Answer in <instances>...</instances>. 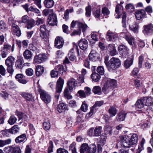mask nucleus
I'll use <instances>...</instances> for the list:
<instances>
[{
	"label": "nucleus",
	"mask_w": 153,
	"mask_h": 153,
	"mask_svg": "<svg viewBox=\"0 0 153 153\" xmlns=\"http://www.w3.org/2000/svg\"><path fill=\"white\" fill-rule=\"evenodd\" d=\"M129 29L134 33H137L139 29L138 24L135 22L132 23L129 25Z\"/></svg>",
	"instance_id": "5701e85b"
},
{
	"label": "nucleus",
	"mask_w": 153,
	"mask_h": 153,
	"mask_svg": "<svg viewBox=\"0 0 153 153\" xmlns=\"http://www.w3.org/2000/svg\"><path fill=\"white\" fill-rule=\"evenodd\" d=\"M40 30L41 32L40 34L41 37L44 40H47L48 36L46 33L47 30L45 25H43L40 26Z\"/></svg>",
	"instance_id": "f8f14e48"
},
{
	"label": "nucleus",
	"mask_w": 153,
	"mask_h": 153,
	"mask_svg": "<svg viewBox=\"0 0 153 153\" xmlns=\"http://www.w3.org/2000/svg\"><path fill=\"white\" fill-rule=\"evenodd\" d=\"M15 61V58L12 56L8 57L5 60V64L6 65H13Z\"/></svg>",
	"instance_id": "c85d7f7f"
},
{
	"label": "nucleus",
	"mask_w": 153,
	"mask_h": 153,
	"mask_svg": "<svg viewBox=\"0 0 153 153\" xmlns=\"http://www.w3.org/2000/svg\"><path fill=\"white\" fill-rule=\"evenodd\" d=\"M38 91L40 95L42 100L46 104L50 102L51 101V96L48 92L40 88H39Z\"/></svg>",
	"instance_id": "20e7f679"
},
{
	"label": "nucleus",
	"mask_w": 153,
	"mask_h": 153,
	"mask_svg": "<svg viewBox=\"0 0 153 153\" xmlns=\"http://www.w3.org/2000/svg\"><path fill=\"white\" fill-rule=\"evenodd\" d=\"M97 72L101 75H103L104 74V68L102 66L98 67L97 69Z\"/></svg>",
	"instance_id": "774afa93"
},
{
	"label": "nucleus",
	"mask_w": 153,
	"mask_h": 153,
	"mask_svg": "<svg viewBox=\"0 0 153 153\" xmlns=\"http://www.w3.org/2000/svg\"><path fill=\"white\" fill-rule=\"evenodd\" d=\"M93 92L95 94L100 95L102 93L101 87L99 86L94 87L92 89Z\"/></svg>",
	"instance_id": "ea45409f"
},
{
	"label": "nucleus",
	"mask_w": 153,
	"mask_h": 153,
	"mask_svg": "<svg viewBox=\"0 0 153 153\" xmlns=\"http://www.w3.org/2000/svg\"><path fill=\"white\" fill-rule=\"evenodd\" d=\"M88 152L89 153H95L96 152V146L92 144L88 147Z\"/></svg>",
	"instance_id": "a19ab883"
},
{
	"label": "nucleus",
	"mask_w": 153,
	"mask_h": 153,
	"mask_svg": "<svg viewBox=\"0 0 153 153\" xmlns=\"http://www.w3.org/2000/svg\"><path fill=\"white\" fill-rule=\"evenodd\" d=\"M7 28V26L5 23L2 21H0V29L2 31L5 30Z\"/></svg>",
	"instance_id": "e2e57ef3"
},
{
	"label": "nucleus",
	"mask_w": 153,
	"mask_h": 153,
	"mask_svg": "<svg viewBox=\"0 0 153 153\" xmlns=\"http://www.w3.org/2000/svg\"><path fill=\"white\" fill-rule=\"evenodd\" d=\"M80 109L84 112H86L88 110V106L85 101H84Z\"/></svg>",
	"instance_id": "864d4df0"
},
{
	"label": "nucleus",
	"mask_w": 153,
	"mask_h": 153,
	"mask_svg": "<svg viewBox=\"0 0 153 153\" xmlns=\"http://www.w3.org/2000/svg\"><path fill=\"white\" fill-rule=\"evenodd\" d=\"M79 45L81 49L85 50L87 49L88 47V42L85 39H82L79 41Z\"/></svg>",
	"instance_id": "2eb2a0df"
},
{
	"label": "nucleus",
	"mask_w": 153,
	"mask_h": 153,
	"mask_svg": "<svg viewBox=\"0 0 153 153\" xmlns=\"http://www.w3.org/2000/svg\"><path fill=\"white\" fill-rule=\"evenodd\" d=\"M23 60L21 59H19L16 62V66L17 68H21L22 67V65L23 63Z\"/></svg>",
	"instance_id": "8fccbe9b"
},
{
	"label": "nucleus",
	"mask_w": 153,
	"mask_h": 153,
	"mask_svg": "<svg viewBox=\"0 0 153 153\" xmlns=\"http://www.w3.org/2000/svg\"><path fill=\"white\" fill-rule=\"evenodd\" d=\"M11 153H21V151L19 147L12 146Z\"/></svg>",
	"instance_id": "5fc2aeb1"
},
{
	"label": "nucleus",
	"mask_w": 153,
	"mask_h": 153,
	"mask_svg": "<svg viewBox=\"0 0 153 153\" xmlns=\"http://www.w3.org/2000/svg\"><path fill=\"white\" fill-rule=\"evenodd\" d=\"M121 62L120 60L117 58L112 57L109 61L107 68L110 71L114 70L119 68L121 65Z\"/></svg>",
	"instance_id": "f03ea898"
},
{
	"label": "nucleus",
	"mask_w": 153,
	"mask_h": 153,
	"mask_svg": "<svg viewBox=\"0 0 153 153\" xmlns=\"http://www.w3.org/2000/svg\"><path fill=\"white\" fill-rule=\"evenodd\" d=\"M121 35L126 39L130 45H132L133 43H134V39L130 36L129 33L123 32L121 33Z\"/></svg>",
	"instance_id": "9d476101"
},
{
	"label": "nucleus",
	"mask_w": 153,
	"mask_h": 153,
	"mask_svg": "<svg viewBox=\"0 0 153 153\" xmlns=\"http://www.w3.org/2000/svg\"><path fill=\"white\" fill-rule=\"evenodd\" d=\"M26 137L25 134H23L18 136L15 139V141L16 143H19L23 141Z\"/></svg>",
	"instance_id": "e433bc0d"
},
{
	"label": "nucleus",
	"mask_w": 153,
	"mask_h": 153,
	"mask_svg": "<svg viewBox=\"0 0 153 153\" xmlns=\"http://www.w3.org/2000/svg\"><path fill=\"white\" fill-rule=\"evenodd\" d=\"M145 142V140L143 138L140 143V146L138 147L136 153H140L144 149V144Z\"/></svg>",
	"instance_id": "c03bdc74"
},
{
	"label": "nucleus",
	"mask_w": 153,
	"mask_h": 153,
	"mask_svg": "<svg viewBox=\"0 0 153 153\" xmlns=\"http://www.w3.org/2000/svg\"><path fill=\"white\" fill-rule=\"evenodd\" d=\"M135 16L137 19L140 20L142 18L146 17V13L143 10L137 11L135 13Z\"/></svg>",
	"instance_id": "9b49d317"
},
{
	"label": "nucleus",
	"mask_w": 153,
	"mask_h": 153,
	"mask_svg": "<svg viewBox=\"0 0 153 153\" xmlns=\"http://www.w3.org/2000/svg\"><path fill=\"white\" fill-rule=\"evenodd\" d=\"M117 3L118 4L116 6L115 10V12L117 14V15L116 16V18L118 19L120 17L121 13L122 11L121 8L122 7L119 4L118 2Z\"/></svg>",
	"instance_id": "2f4dec72"
},
{
	"label": "nucleus",
	"mask_w": 153,
	"mask_h": 153,
	"mask_svg": "<svg viewBox=\"0 0 153 153\" xmlns=\"http://www.w3.org/2000/svg\"><path fill=\"white\" fill-rule=\"evenodd\" d=\"M144 105L145 104L142 98L138 100L135 104L137 109H141L143 108Z\"/></svg>",
	"instance_id": "a878e982"
},
{
	"label": "nucleus",
	"mask_w": 153,
	"mask_h": 153,
	"mask_svg": "<svg viewBox=\"0 0 153 153\" xmlns=\"http://www.w3.org/2000/svg\"><path fill=\"white\" fill-rule=\"evenodd\" d=\"M86 16L88 17H89L91 14V8L90 6L87 7L85 8Z\"/></svg>",
	"instance_id": "052dcab7"
},
{
	"label": "nucleus",
	"mask_w": 153,
	"mask_h": 153,
	"mask_svg": "<svg viewBox=\"0 0 153 153\" xmlns=\"http://www.w3.org/2000/svg\"><path fill=\"white\" fill-rule=\"evenodd\" d=\"M35 23L33 19L29 20L27 23V27L28 29L32 28L34 25Z\"/></svg>",
	"instance_id": "de8ad7c7"
},
{
	"label": "nucleus",
	"mask_w": 153,
	"mask_h": 153,
	"mask_svg": "<svg viewBox=\"0 0 153 153\" xmlns=\"http://www.w3.org/2000/svg\"><path fill=\"white\" fill-rule=\"evenodd\" d=\"M12 33L13 34L17 36H20L21 34V30L18 26L15 24H13L12 26Z\"/></svg>",
	"instance_id": "dca6fc26"
},
{
	"label": "nucleus",
	"mask_w": 153,
	"mask_h": 153,
	"mask_svg": "<svg viewBox=\"0 0 153 153\" xmlns=\"http://www.w3.org/2000/svg\"><path fill=\"white\" fill-rule=\"evenodd\" d=\"M67 109V106L64 103H61L59 104L57 107V110L60 113L64 112Z\"/></svg>",
	"instance_id": "cd10ccee"
},
{
	"label": "nucleus",
	"mask_w": 153,
	"mask_h": 153,
	"mask_svg": "<svg viewBox=\"0 0 153 153\" xmlns=\"http://www.w3.org/2000/svg\"><path fill=\"white\" fill-rule=\"evenodd\" d=\"M102 13L104 16H107L109 14L110 12L107 7H105L102 8Z\"/></svg>",
	"instance_id": "13d9d810"
},
{
	"label": "nucleus",
	"mask_w": 153,
	"mask_h": 153,
	"mask_svg": "<svg viewBox=\"0 0 153 153\" xmlns=\"http://www.w3.org/2000/svg\"><path fill=\"white\" fill-rule=\"evenodd\" d=\"M126 16L125 13H123L122 16V23L123 27L124 28L126 27Z\"/></svg>",
	"instance_id": "69168bd1"
},
{
	"label": "nucleus",
	"mask_w": 153,
	"mask_h": 153,
	"mask_svg": "<svg viewBox=\"0 0 153 153\" xmlns=\"http://www.w3.org/2000/svg\"><path fill=\"white\" fill-rule=\"evenodd\" d=\"M25 72L27 76H31L33 74L34 71L31 68H28L26 69Z\"/></svg>",
	"instance_id": "0e129e2a"
},
{
	"label": "nucleus",
	"mask_w": 153,
	"mask_h": 153,
	"mask_svg": "<svg viewBox=\"0 0 153 153\" xmlns=\"http://www.w3.org/2000/svg\"><path fill=\"white\" fill-rule=\"evenodd\" d=\"M43 128L45 130H48L51 127V125L49 122H45L43 124Z\"/></svg>",
	"instance_id": "680f3d73"
},
{
	"label": "nucleus",
	"mask_w": 153,
	"mask_h": 153,
	"mask_svg": "<svg viewBox=\"0 0 153 153\" xmlns=\"http://www.w3.org/2000/svg\"><path fill=\"white\" fill-rule=\"evenodd\" d=\"M48 58L47 56L44 54H40L36 56L34 59L33 63H40L46 61Z\"/></svg>",
	"instance_id": "423d86ee"
},
{
	"label": "nucleus",
	"mask_w": 153,
	"mask_h": 153,
	"mask_svg": "<svg viewBox=\"0 0 153 153\" xmlns=\"http://www.w3.org/2000/svg\"><path fill=\"white\" fill-rule=\"evenodd\" d=\"M64 84V80L63 79L59 78L57 81L56 91L55 97L57 100L59 99L60 93L62 91Z\"/></svg>",
	"instance_id": "39448f33"
},
{
	"label": "nucleus",
	"mask_w": 153,
	"mask_h": 153,
	"mask_svg": "<svg viewBox=\"0 0 153 153\" xmlns=\"http://www.w3.org/2000/svg\"><path fill=\"white\" fill-rule=\"evenodd\" d=\"M117 84L116 80L114 79H108L102 88V91L105 93L112 91Z\"/></svg>",
	"instance_id": "7ed1b4c3"
},
{
	"label": "nucleus",
	"mask_w": 153,
	"mask_h": 153,
	"mask_svg": "<svg viewBox=\"0 0 153 153\" xmlns=\"http://www.w3.org/2000/svg\"><path fill=\"white\" fill-rule=\"evenodd\" d=\"M118 50L120 53L124 57H126L129 53V49L124 45H120L118 47Z\"/></svg>",
	"instance_id": "0eeeda50"
},
{
	"label": "nucleus",
	"mask_w": 153,
	"mask_h": 153,
	"mask_svg": "<svg viewBox=\"0 0 153 153\" xmlns=\"http://www.w3.org/2000/svg\"><path fill=\"white\" fill-rule=\"evenodd\" d=\"M103 102L102 101H98L96 102L95 104L91 107L93 108L95 111H96V108L97 107H100L102 105Z\"/></svg>",
	"instance_id": "338daca9"
},
{
	"label": "nucleus",
	"mask_w": 153,
	"mask_h": 153,
	"mask_svg": "<svg viewBox=\"0 0 153 153\" xmlns=\"http://www.w3.org/2000/svg\"><path fill=\"white\" fill-rule=\"evenodd\" d=\"M23 56L24 58L27 59H31L32 56V54L29 50H25L23 53Z\"/></svg>",
	"instance_id": "c756f323"
},
{
	"label": "nucleus",
	"mask_w": 153,
	"mask_h": 153,
	"mask_svg": "<svg viewBox=\"0 0 153 153\" xmlns=\"http://www.w3.org/2000/svg\"><path fill=\"white\" fill-rule=\"evenodd\" d=\"M77 27L79 30H80L81 31L82 30V32H84L87 29L88 26L85 23H82L79 21V22H78Z\"/></svg>",
	"instance_id": "393cba45"
},
{
	"label": "nucleus",
	"mask_w": 153,
	"mask_h": 153,
	"mask_svg": "<svg viewBox=\"0 0 153 153\" xmlns=\"http://www.w3.org/2000/svg\"><path fill=\"white\" fill-rule=\"evenodd\" d=\"M126 8L127 10L130 12L134 11V6L131 4H127L126 6Z\"/></svg>",
	"instance_id": "6e6d98bb"
},
{
	"label": "nucleus",
	"mask_w": 153,
	"mask_h": 153,
	"mask_svg": "<svg viewBox=\"0 0 153 153\" xmlns=\"http://www.w3.org/2000/svg\"><path fill=\"white\" fill-rule=\"evenodd\" d=\"M107 138V135L106 134H102L100 137V140L99 142V145L103 146L106 143V140Z\"/></svg>",
	"instance_id": "7c9ffc66"
},
{
	"label": "nucleus",
	"mask_w": 153,
	"mask_h": 153,
	"mask_svg": "<svg viewBox=\"0 0 153 153\" xmlns=\"http://www.w3.org/2000/svg\"><path fill=\"white\" fill-rule=\"evenodd\" d=\"M21 95L27 101H32L34 100V97L30 93L24 92L22 93Z\"/></svg>",
	"instance_id": "4be33fe9"
},
{
	"label": "nucleus",
	"mask_w": 153,
	"mask_h": 153,
	"mask_svg": "<svg viewBox=\"0 0 153 153\" xmlns=\"http://www.w3.org/2000/svg\"><path fill=\"white\" fill-rule=\"evenodd\" d=\"M108 111L111 117L115 116L117 112V110L116 108L113 106H111L110 107L108 110Z\"/></svg>",
	"instance_id": "a18cd8bd"
},
{
	"label": "nucleus",
	"mask_w": 153,
	"mask_h": 153,
	"mask_svg": "<svg viewBox=\"0 0 153 153\" xmlns=\"http://www.w3.org/2000/svg\"><path fill=\"white\" fill-rule=\"evenodd\" d=\"M23 75L22 74H17L16 76V78L17 81L20 83L25 84L27 83L26 80L23 78Z\"/></svg>",
	"instance_id": "bb28decb"
},
{
	"label": "nucleus",
	"mask_w": 153,
	"mask_h": 153,
	"mask_svg": "<svg viewBox=\"0 0 153 153\" xmlns=\"http://www.w3.org/2000/svg\"><path fill=\"white\" fill-rule=\"evenodd\" d=\"M44 4L47 8L52 7L54 4L53 1H44Z\"/></svg>",
	"instance_id": "49530a36"
},
{
	"label": "nucleus",
	"mask_w": 153,
	"mask_h": 153,
	"mask_svg": "<svg viewBox=\"0 0 153 153\" xmlns=\"http://www.w3.org/2000/svg\"><path fill=\"white\" fill-rule=\"evenodd\" d=\"M29 10L30 11L36 13L38 16L41 15L39 10L36 8H33L32 6L30 7Z\"/></svg>",
	"instance_id": "bf43d9fd"
},
{
	"label": "nucleus",
	"mask_w": 153,
	"mask_h": 153,
	"mask_svg": "<svg viewBox=\"0 0 153 153\" xmlns=\"http://www.w3.org/2000/svg\"><path fill=\"white\" fill-rule=\"evenodd\" d=\"M107 48L109 52L110 55L111 56H115L117 53V51L114 45L110 44L107 47Z\"/></svg>",
	"instance_id": "a211bd4d"
},
{
	"label": "nucleus",
	"mask_w": 153,
	"mask_h": 153,
	"mask_svg": "<svg viewBox=\"0 0 153 153\" xmlns=\"http://www.w3.org/2000/svg\"><path fill=\"white\" fill-rule=\"evenodd\" d=\"M44 68L41 65L37 66L36 69V74L37 76H39L41 75L44 72Z\"/></svg>",
	"instance_id": "473e14b6"
},
{
	"label": "nucleus",
	"mask_w": 153,
	"mask_h": 153,
	"mask_svg": "<svg viewBox=\"0 0 153 153\" xmlns=\"http://www.w3.org/2000/svg\"><path fill=\"white\" fill-rule=\"evenodd\" d=\"M57 22V19L56 14H54L48 18V22L49 25H54L56 24Z\"/></svg>",
	"instance_id": "6ab92c4d"
},
{
	"label": "nucleus",
	"mask_w": 153,
	"mask_h": 153,
	"mask_svg": "<svg viewBox=\"0 0 153 153\" xmlns=\"http://www.w3.org/2000/svg\"><path fill=\"white\" fill-rule=\"evenodd\" d=\"M55 70H56L59 74H62L64 71H66L64 68L63 66L61 65H58L56 66L55 68Z\"/></svg>",
	"instance_id": "72a5a7b5"
},
{
	"label": "nucleus",
	"mask_w": 153,
	"mask_h": 153,
	"mask_svg": "<svg viewBox=\"0 0 153 153\" xmlns=\"http://www.w3.org/2000/svg\"><path fill=\"white\" fill-rule=\"evenodd\" d=\"M76 84V80L74 79L71 78L67 82V85L70 91H71L75 87Z\"/></svg>",
	"instance_id": "aec40b11"
},
{
	"label": "nucleus",
	"mask_w": 153,
	"mask_h": 153,
	"mask_svg": "<svg viewBox=\"0 0 153 153\" xmlns=\"http://www.w3.org/2000/svg\"><path fill=\"white\" fill-rule=\"evenodd\" d=\"M64 44V40L62 38L60 37H57L55 39V46L58 48H61Z\"/></svg>",
	"instance_id": "ddd939ff"
},
{
	"label": "nucleus",
	"mask_w": 153,
	"mask_h": 153,
	"mask_svg": "<svg viewBox=\"0 0 153 153\" xmlns=\"http://www.w3.org/2000/svg\"><path fill=\"white\" fill-rule=\"evenodd\" d=\"M104 130L106 133L110 135H111L112 133L111 127L108 124L105 125Z\"/></svg>",
	"instance_id": "09e8293b"
},
{
	"label": "nucleus",
	"mask_w": 153,
	"mask_h": 153,
	"mask_svg": "<svg viewBox=\"0 0 153 153\" xmlns=\"http://www.w3.org/2000/svg\"><path fill=\"white\" fill-rule=\"evenodd\" d=\"M102 128L101 126H97L94 129V137H98L100 135L102 132Z\"/></svg>",
	"instance_id": "f704fd0d"
},
{
	"label": "nucleus",
	"mask_w": 153,
	"mask_h": 153,
	"mask_svg": "<svg viewBox=\"0 0 153 153\" xmlns=\"http://www.w3.org/2000/svg\"><path fill=\"white\" fill-rule=\"evenodd\" d=\"M126 114L124 111L120 112L117 115L116 119L118 121H123L126 117Z\"/></svg>",
	"instance_id": "b1692460"
},
{
	"label": "nucleus",
	"mask_w": 153,
	"mask_h": 153,
	"mask_svg": "<svg viewBox=\"0 0 153 153\" xmlns=\"http://www.w3.org/2000/svg\"><path fill=\"white\" fill-rule=\"evenodd\" d=\"M17 121V119L13 116H11L8 122L10 125H13Z\"/></svg>",
	"instance_id": "4d7b16f0"
},
{
	"label": "nucleus",
	"mask_w": 153,
	"mask_h": 153,
	"mask_svg": "<svg viewBox=\"0 0 153 153\" xmlns=\"http://www.w3.org/2000/svg\"><path fill=\"white\" fill-rule=\"evenodd\" d=\"M91 77L93 81L97 82L100 80V76L97 73H94L91 74Z\"/></svg>",
	"instance_id": "4c0bfd02"
},
{
	"label": "nucleus",
	"mask_w": 153,
	"mask_h": 153,
	"mask_svg": "<svg viewBox=\"0 0 153 153\" xmlns=\"http://www.w3.org/2000/svg\"><path fill=\"white\" fill-rule=\"evenodd\" d=\"M145 105L149 106L153 104V99L151 97L142 98Z\"/></svg>",
	"instance_id": "412c9836"
},
{
	"label": "nucleus",
	"mask_w": 153,
	"mask_h": 153,
	"mask_svg": "<svg viewBox=\"0 0 153 153\" xmlns=\"http://www.w3.org/2000/svg\"><path fill=\"white\" fill-rule=\"evenodd\" d=\"M121 141V145L123 147H129L136 144L137 142V136L136 134L132 136L122 135L119 137Z\"/></svg>",
	"instance_id": "f257e3e1"
},
{
	"label": "nucleus",
	"mask_w": 153,
	"mask_h": 153,
	"mask_svg": "<svg viewBox=\"0 0 153 153\" xmlns=\"http://www.w3.org/2000/svg\"><path fill=\"white\" fill-rule=\"evenodd\" d=\"M89 58L93 61L98 60L99 57V54L95 51H92L89 55Z\"/></svg>",
	"instance_id": "f3484780"
},
{
	"label": "nucleus",
	"mask_w": 153,
	"mask_h": 153,
	"mask_svg": "<svg viewBox=\"0 0 153 153\" xmlns=\"http://www.w3.org/2000/svg\"><path fill=\"white\" fill-rule=\"evenodd\" d=\"M54 14L53 10L45 9L44 10L43 12V14L45 16L49 15V17Z\"/></svg>",
	"instance_id": "37998d69"
},
{
	"label": "nucleus",
	"mask_w": 153,
	"mask_h": 153,
	"mask_svg": "<svg viewBox=\"0 0 153 153\" xmlns=\"http://www.w3.org/2000/svg\"><path fill=\"white\" fill-rule=\"evenodd\" d=\"M96 111L93 108H91L90 112L87 113L85 117V119H88L91 117L93 114Z\"/></svg>",
	"instance_id": "603ef678"
},
{
	"label": "nucleus",
	"mask_w": 153,
	"mask_h": 153,
	"mask_svg": "<svg viewBox=\"0 0 153 153\" xmlns=\"http://www.w3.org/2000/svg\"><path fill=\"white\" fill-rule=\"evenodd\" d=\"M118 37L117 34L111 31H108L107 33L106 39L108 41L114 42Z\"/></svg>",
	"instance_id": "6e6552de"
},
{
	"label": "nucleus",
	"mask_w": 153,
	"mask_h": 153,
	"mask_svg": "<svg viewBox=\"0 0 153 153\" xmlns=\"http://www.w3.org/2000/svg\"><path fill=\"white\" fill-rule=\"evenodd\" d=\"M153 32V25H148L144 26L143 32L144 34L148 35Z\"/></svg>",
	"instance_id": "4468645a"
},
{
	"label": "nucleus",
	"mask_w": 153,
	"mask_h": 153,
	"mask_svg": "<svg viewBox=\"0 0 153 153\" xmlns=\"http://www.w3.org/2000/svg\"><path fill=\"white\" fill-rule=\"evenodd\" d=\"M88 145L86 143L83 144L81 146L80 151L81 153H87L88 152Z\"/></svg>",
	"instance_id": "58836bf2"
},
{
	"label": "nucleus",
	"mask_w": 153,
	"mask_h": 153,
	"mask_svg": "<svg viewBox=\"0 0 153 153\" xmlns=\"http://www.w3.org/2000/svg\"><path fill=\"white\" fill-rule=\"evenodd\" d=\"M19 129L18 125H15L10 129V132L12 134L16 133L19 131Z\"/></svg>",
	"instance_id": "3c124183"
},
{
	"label": "nucleus",
	"mask_w": 153,
	"mask_h": 153,
	"mask_svg": "<svg viewBox=\"0 0 153 153\" xmlns=\"http://www.w3.org/2000/svg\"><path fill=\"white\" fill-rule=\"evenodd\" d=\"M134 55H132L130 57L128 58L123 63V65L126 69L129 68L133 63Z\"/></svg>",
	"instance_id": "1a4fd4ad"
},
{
	"label": "nucleus",
	"mask_w": 153,
	"mask_h": 153,
	"mask_svg": "<svg viewBox=\"0 0 153 153\" xmlns=\"http://www.w3.org/2000/svg\"><path fill=\"white\" fill-rule=\"evenodd\" d=\"M11 142V140L8 139L5 140H0V147H2L5 146L10 144Z\"/></svg>",
	"instance_id": "c9c22d12"
},
{
	"label": "nucleus",
	"mask_w": 153,
	"mask_h": 153,
	"mask_svg": "<svg viewBox=\"0 0 153 153\" xmlns=\"http://www.w3.org/2000/svg\"><path fill=\"white\" fill-rule=\"evenodd\" d=\"M14 44H13L12 47L10 45L8 44H6L4 45L3 48L2 49L7 51L8 50L11 49V52H13L14 50Z\"/></svg>",
	"instance_id": "79ce46f5"
}]
</instances>
